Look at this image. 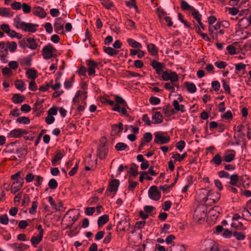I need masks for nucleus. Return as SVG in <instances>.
<instances>
[{
	"mask_svg": "<svg viewBox=\"0 0 251 251\" xmlns=\"http://www.w3.org/2000/svg\"><path fill=\"white\" fill-rule=\"evenodd\" d=\"M115 103L114 101L108 99H103L102 102L107 103L111 106H113L112 110L119 112L121 115L127 116V109L128 106L126 100L121 97L115 96Z\"/></svg>",
	"mask_w": 251,
	"mask_h": 251,
	"instance_id": "1",
	"label": "nucleus"
},
{
	"mask_svg": "<svg viewBox=\"0 0 251 251\" xmlns=\"http://www.w3.org/2000/svg\"><path fill=\"white\" fill-rule=\"evenodd\" d=\"M207 215V208L204 205L197 207L194 211L193 218L196 222L201 223Z\"/></svg>",
	"mask_w": 251,
	"mask_h": 251,
	"instance_id": "2",
	"label": "nucleus"
},
{
	"mask_svg": "<svg viewBox=\"0 0 251 251\" xmlns=\"http://www.w3.org/2000/svg\"><path fill=\"white\" fill-rule=\"evenodd\" d=\"M206 197H205L203 200L205 204H211L216 202L220 198V195L219 193H216L215 194L211 190H206L205 192Z\"/></svg>",
	"mask_w": 251,
	"mask_h": 251,
	"instance_id": "3",
	"label": "nucleus"
},
{
	"mask_svg": "<svg viewBox=\"0 0 251 251\" xmlns=\"http://www.w3.org/2000/svg\"><path fill=\"white\" fill-rule=\"evenodd\" d=\"M55 51V48L51 44L45 46L42 49L43 57L46 60L50 59L53 56Z\"/></svg>",
	"mask_w": 251,
	"mask_h": 251,
	"instance_id": "4",
	"label": "nucleus"
},
{
	"mask_svg": "<svg viewBox=\"0 0 251 251\" xmlns=\"http://www.w3.org/2000/svg\"><path fill=\"white\" fill-rule=\"evenodd\" d=\"M162 77L164 80H170L172 83L176 82L178 79L176 73L171 71L164 72L162 73Z\"/></svg>",
	"mask_w": 251,
	"mask_h": 251,
	"instance_id": "5",
	"label": "nucleus"
},
{
	"mask_svg": "<svg viewBox=\"0 0 251 251\" xmlns=\"http://www.w3.org/2000/svg\"><path fill=\"white\" fill-rule=\"evenodd\" d=\"M154 142L158 144H164L170 140V137L168 135H164L163 133H154Z\"/></svg>",
	"mask_w": 251,
	"mask_h": 251,
	"instance_id": "6",
	"label": "nucleus"
},
{
	"mask_svg": "<svg viewBox=\"0 0 251 251\" xmlns=\"http://www.w3.org/2000/svg\"><path fill=\"white\" fill-rule=\"evenodd\" d=\"M149 198L154 201H158L160 199L161 193L155 186L150 187L148 192Z\"/></svg>",
	"mask_w": 251,
	"mask_h": 251,
	"instance_id": "7",
	"label": "nucleus"
},
{
	"mask_svg": "<svg viewBox=\"0 0 251 251\" xmlns=\"http://www.w3.org/2000/svg\"><path fill=\"white\" fill-rule=\"evenodd\" d=\"M65 22L61 18H58L55 19L54 24V30L58 33H62L64 31V25Z\"/></svg>",
	"mask_w": 251,
	"mask_h": 251,
	"instance_id": "8",
	"label": "nucleus"
},
{
	"mask_svg": "<svg viewBox=\"0 0 251 251\" xmlns=\"http://www.w3.org/2000/svg\"><path fill=\"white\" fill-rule=\"evenodd\" d=\"M24 181L21 179L20 180L14 181L11 184L10 191L13 194H15L18 192L24 184Z\"/></svg>",
	"mask_w": 251,
	"mask_h": 251,
	"instance_id": "9",
	"label": "nucleus"
},
{
	"mask_svg": "<svg viewBox=\"0 0 251 251\" xmlns=\"http://www.w3.org/2000/svg\"><path fill=\"white\" fill-rule=\"evenodd\" d=\"M221 208L216 206L210 210L208 213V216H210L212 221H215L220 214Z\"/></svg>",
	"mask_w": 251,
	"mask_h": 251,
	"instance_id": "10",
	"label": "nucleus"
},
{
	"mask_svg": "<svg viewBox=\"0 0 251 251\" xmlns=\"http://www.w3.org/2000/svg\"><path fill=\"white\" fill-rule=\"evenodd\" d=\"M38 26V25L25 22L21 30L25 32L34 33L36 31Z\"/></svg>",
	"mask_w": 251,
	"mask_h": 251,
	"instance_id": "11",
	"label": "nucleus"
},
{
	"mask_svg": "<svg viewBox=\"0 0 251 251\" xmlns=\"http://www.w3.org/2000/svg\"><path fill=\"white\" fill-rule=\"evenodd\" d=\"M33 14L38 17L43 19L47 15L46 12L44 9L40 6H35L33 8Z\"/></svg>",
	"mask_w": 251,
	"mask_h": 251,
	"instance_id": "12",
	"label": "nucleus"
},
{
	"mask_svg": "<svg viewBox=\"0 0 251 251\" xmlns=\"http://www.w3.org/2000/svg\"><path fill=\"white\" fill-rule=\"evenodd\" d=\"M26 133V131L25 130H23L22 129L18 128L14 129L11 130L8 134L7 136L9 138H19L23 134Z\"/></svg>",
	"mask_w": 251,
	"mask_h": 251,
	"instance_id": "13",
	"label": "nucleus"
},
{
	"mask_svg": "<svg viewBox=\"0 0 251 251\" xmlns=\"http://www.w3.org/2000/svg\"><path fill=\"white\" fill-rule=\"evenodd\" d=\"M152 123L153 124H159L162 123L163 118L162 114L160 112L155 111L152 114Z\"/></svg>",
	"mask_w": 251,
	"mask_h": 251,
	"instance_id": "14",
	"label": "nucleus"
},
{
	"mask_svg": "<svg viewBox=\"0 0 251 251\" xmlns=\"http://www.w3.org/2000/svg\"><path fill=\"white\" fill-rule=\"evenodd\" d=\"M14 13L9 8L0 7V16L10 18L13 16Z\"/></svg>",
	"mask_w": 251,
	"mask_h": 251,
	"instance_id": "15",
	"label": "nucleus"
},
{
	"mask_svg": "<svg viewBox=\"0 0 251 251\" xmlns=\"http://www.w3.org/2000/svg\"><path fill=\"white\" fill-rule=\"evenodd\" d=\"M108 149L105 147V144H102L99 148L98 151V155L100 159H104L107 156Z\"/></svg>",
	"mask_w": 251,
	"mask_h": 251,
	"instance_id": "16",
	"label": "nucleus"
},
{
	"mask_svg": "<svg viewBox=\"0 0 251 251\" xmlns=\"http://www.w3.org/2000/svg\"><path fill=\"white\" fill-rule=\"evenodd\" d=\"M151 65L155 70L158 75H160L163 73L162 69L163 65L160 62L156 60H153L151 63Z\"/></svg>",
	"mask_w": 251,
	"mask_h": 251,
	"instance_id": "17",
	"label": "nucleus"
},
{
	"mask_svg": "<svg viewBox=\"0 0 251 251\" xmlns=\"http://www.w3.org/2000/svg\"><path fill=\"white\" fill-rule=\"evenodd\" d=\"M11 246L15 251H24L29 248L28 245L23 243H14L12 244Z\"/></svg>",
	"mask_w": 251,
	"mask_h": 251,
	"instance_id": "18",
	"label": "nucleus"
},
{
	"mask_svg": "<svg viewBox=\"0 0 251 251\" xmlns=\"http://www.w3.org/2000/svg\"><path fill=\"white\" fill-rule=\"evenodd\" d=\"M7 53V47L6 45L3 42H0V56L1 60H4Z\"/></svg>",
	"mask_w": 251,
	"mask_h": 251,
	"instance_id": "19",
	"label": "nucleus"
},
{
	"mask_svg": "<svg viewBox=\"0 0 251 251\" xmlns=\"http://www.w3.org/2000/svg\"><path fill=\"white\" fill-rule=\"evenodd\" d=\"M119 181L117 179L112 180L108 187V190L111 192H115L117 191L119 186Z\"/></svg>",
	"mask_w": 251,
	"mask_h": 251,
	"instance_id": "20",
	"label": "nucleus"
},
{
	"mask_svg": "<svg viewBox=\"0 0 251 251\" xmlns=\"http://www.w3.org/2000/svg\"><path fill=\"white\" fill-rule=\"evenodd\" d=\"M25 22L22 21L19 16H16L13 19V25L18 29H22Z\"/></svg>",
	"mask_w": 251,
	"mask_h": 251,
	"instance_id": "21",
	"label": "nucleus"
},
{
	"mask_svg": "<svg viewBox=\"0 0 251 251\" xmlns=\"http://www.w3.org/2000/svg\"><path fill=\"white\" fill-rule=\"evenodd\" d=\"M164 87L166 89L170 91L172 93L175 92L176 88V90L179 88V85L176 84V82L174 83H166L165 84Z\"/></svg>",
	"mask_w": 251,
	"mask_h": 251,
	"instance_id": "22",
	"label": "nucleus"
},
{
	"mask_svg": "<svg viewBox=\"0 0 251 251\" xmlns=\"http://www.w3.org/2000/svg\"><path fill=\"white\" fill-rule=\"evenodd\" d=\"M126 41L128 45L133 48L141 49L142 47V45L140 43L132 38H127Z\"/></svg>",
	"mask_w": 251,
	"mask_h": 251,
	"instance_id": "23",
	"label": "nucleus"
},
{
	"mask_svg": "<svg viewBox=\"0 0 251 251\" xmlns=\"http://www.w3.org/2000/svg\"><path fill=\"white\" fill-rule=\"evenodd\" d=\"M109 220L108 216L107 215H103L100 216L98 220V225L99 227L103 226Z\"/></svg>",
	"mask_w": 251,
	"mask_h": 251,
	"instance_id": "24",
	"label": "nucleus"
},
{
	"mask_svg": "<svg viewBox=\"0 0 251 251\" xmlns=\"http://www.w3.org/2000/svg\"><path fill=\"white\" fill-rule=\"evenodd\" d=\"M148 51L153 56L157 54V48L153 44H149L147 45Z\"/></svg>",
	"mask_w": 251,
	"mask_h": 251,
	"instance_id": "25",
	"label": "nucleus"
},
{
	"mask_svg": "<svg viewBox=\"0 0 251 251\" xmlns=\"http://www.w3.org/2000/svg\"><path fill=\"white\" fill-rule=\"evenodd\" d=\"M229 177L230 178V181L229 183L230 185H231L232 186H235L239 187V186L237 185V183L239 180V177L237 175H232Z\"/></svg>",
	"mask_w": 251,
	"mask_h": 251,
	"instance_id": "26",
	"label": "nucleus"
},
{
	"mask_svg": "<svg viewBox=\"0 0 251 251\" xmlns=\"http://www.w3.org/2000/svg\"><path fill=\"white\" fill-rule=\"evenodd\" d=\"M222 161V158L219 153H217L210 161V163L215 164L216 166H219L221 164Z\"/></svg>",
	"mask_w": 251,
	"mask_h": 251,
	"instance_id": "27",
	"label": "nucleus"
},
{
	"mask_svg": "<svg viewBox=\"0 0 251 251\" xmlns=\"http://www.w3.org/2000/svg\"><path fill=\"white\" fill-rule=\"evenodd\" d=\"M214 243L215 242L211 239L206 240L202 242V247L205 250H209L210 247L214 245Z\"/></svg>",
	"mask_w": 251,
	"mask_h": 251,
	"instance_id": "28",
	"label": "nucleus"
},
{
	"mask_svg": "<svg viewBox=\"0 0 251 251\" xmlns=\"http://www.w3.org/2000/svg\"><path fill=\"white\" fill-rule=\"evenodd\" d=\"M173 105L176 111H181V112L185 111L184 106L182 104H179L177 100H174Z\"/></svg>",
	"mask_w": 251,
	"mask_h": 251,
	"instance_id": "29",
	"label": "nucleus"
},
{
	"mask_svg": "<svg viewBox=\"0 0 251 251\" xmlns=\"http://www.w3.org/2000/svg\"><path fill=\"white\" fill-rule=\"evenodd\" d=\"M43 236L40 234H38L37 236H33L31 239V242L34 246H36L42 240Z\"/></svg>",
	"mask_w": 251,
	"mask_h": 251,
	"instance_id": "30",
	"label": "nucleus"
},
{
	"mask_svg": "<svg viewBox=\"0 0 251 251\" xmlns=\"http://www.w3.org/2000/svg\"><path fill=\"white\" fill-rule=\"evenodd\" d=\"M235 154L234 151H232V152L227 153L224 155V160L227 163L230 162L234 160L235 158Z\"/></svg>",
	"mask_w": 251,
	"mask_h": 251,
	"instance_id": "31",
	"label": "nucleus"
},
{
	"mask_svg": "<svg viewBox=\"0 0 251 251\" xmlns=\"http://www.w3.org/2000/svg\"><path fill=\"white\" fill-rule=\"evenodd\" d=\"M181 7L184 10H187L190 12H191L194 7L189 5L186 1L181 0Z\"/></svg>",
	"mask_w": 251,
	"mask_h": 251,
	"instance_id": "32",
	"label": "nucleus"
},
{
	"mask_svg": "<svg viewBox=\"0 0 251 251\" xmlns=\"http://www.w3.org/2000/svg\"><path fill=\"white\" fill-rule=\"evenodd\" d=\"M27 46L28 48L32 49V50L36 49L37 47V45L35 40L33 38L27 39Z\"/></svg>",
	"mask_w": 251,
	"mask_h": 251,
	"instance_id": "33",
	"label": "nucleus"
},
{
	"mask_svg": "<svg viewBox=\"0 0 251 251\" xmlns=\"http://www.w3.org/2000/svg\"><path fill=\"white\" fill-rule=\"evenodd\" d=\"M104 52L110 56H114L118 54V51L112 47H104Z\"/></svg>",
	"mask_w": 251,
	"mask_h": 251,
	"instance_id": "34",
	"label": "nucleus"
},
{
	"mask_svg": "<svg viewBox=\"0 0 251 251\" xmlns=\"http://www.w3.org/2000/svg\"><path fill=\"white\" fill-rule=\"evenodd\" d=\"M11 178L15 181L20 180L22 179L24 181V176L22 172L19 171L14 175H12Z\"/></svg>",
	"mask_w": 251,
	"mask_h": 251,
	"instance_id": "35",
	"label": "nucleus"
},
{
	"mask_svg": "<svg viewBox=\"0 0 251 251\" xmlns=\"http://www.w3.org/2000/svg\"><path fill=\"white\" fill-rule=\"evenodd\" d=\"M81 94H82L84 96V99H86V92H81L80 91H77L75 95V97L74 98L73 100V102L74 103V105L75 106L78 103V98L79 97Z\"/></svg>",
	"mask_w": 251,
	"mask_h": 251,
	"instance_id": "36",
	"label": "nucleus"
},
{
	"mask_svg": "<svg viewBox=\"0 0 251 251\" xmlns=\"http://www.w3.org/2000/svg\"><path fill=\"white\" fill-rule=\"evenodd\" d=\"M24 97L20 94H15L13 97V101L15 103H20L23 101Z\"/></svg>",
	"mask_w": 251,
	"mask_h": 251,
	"instance_id": "37",
	"label": "nucleus"
},
{
	"mask_svg": "<svg viewBox=\"0 0 251 251\" xmlns=\"http://www.w3.org/2000/svg\"><path fill=\"white\" fill-rule=\"evenodd\" d=\"M27 77L33 80H34L36 77V71L34 70L30 69L26 72Z\"/></svg>",
	"mask_w": 251,
	"mask_h": 251,
	"instance_id": "38",
	"label": "nucleus"
},
{
	"mask_svg": "<svg viewBox=\"0 0 251 251\" xmlns=\"http://www.w3.org/2000/svg\"><path fill=\"white\" fill-rule=\"evenodd\" d=\"M6 46L7 47V50H9L11 52H14L17 48V44L15 42H8Z\"/></svg>",
	"mask_w": 251,
	"mask_h": 251,
	"instance_id": "39",
	"label": "nucleus"
},
{
	"mask_svg": "<svg viewBox=\"0 0 251 251\" xmlns=\"http://www.w3.org/2000/svg\"><path fill=\"white\" fill-rule=\"evenodd\" d=\"M190 13L194 18L197 21L198 23H200L201 21V15L199 12L194 8L191 12H190Z\"/></svg>",
	"mask_w": 251,
	"mask_h": 251,
	"instance_id": "40",
	"label": "nucleus"
},
{
	"mask_svg": "<svg viewBox=\"0 0 251 251\" xmlns=\"http://www.w3.org/2000/svg\"><path fill=\"white\" fill-rule=\"evenodd\" d=\"M15 85L16 88L21 91H23L26 89L24 83L21 80H17L15 82Z\"/></svg>",
	"mask_w": 251,
	"mask_h": 251,
	"instance_id": "41",
	"label": "nucleus"
},
{
	"mask_svg": "<svg viewBox=\"0 0 251 251\" xmlns=\"http://www.w3.org/2000/svg\"><path fill=\"white\" fill-rule=\"evenodd\" d=\"M186 152H184L181 155L179 153H176L172 156V158L176 161H181L186 156Z\"/></svg>",
	"mask_w": 251,
	"mask_h": 251,
	"instance_id": "42",
	"label": "nucleus"
},
{
	"mask_svg": "<svg viewBox=\"0 0 251 251\" xmlns=\"http://www.w3.org/2000/svg\"><path fill=\"white\" fill-rule=\"evenodd\" d=\"M7 34L12 38L16 37L18 39H21L22 37V35L19 33L16 32L15 31L12 29H10L9 31L7 33Z\"/></svg>",
	"mask_w": 251,
	"mask_h": 251,
	"instance_id": "43",
	"label": "nucleus"
},
{
	"mask_svg": "<svg viewBox=\"0 0 251 251\" xmlns=\"http://www.w3.org/2000/svg\"><path fill=\"white\" fill-rule=\"evenodd\" d=\"M38 206V202L36 201L32 202L31 207L29 209V212L31 214H34L36 213Z\"/></svg>",
	"mask_w": 251,
	"mask_h": 251,
	"instance_id": "44",
	"label": "nucleus"
},
{
	"mask_svg": "<svg viewBox=\"0 0 251 251\" xmlns=\"http://www.w3.org/2000/svg\"><path fill=\"white\" fill-rule=\"evenodd\" d=\"M127 147V145L122 142H119L117 143L115 146V149L119 151H124Z\"/></svg>",
	"mask_w": 251,
	"mask_h": 251,
	"instance_id": "45",
	"label": "nucleus"
},
{
	"mask_svg": "<svg viewBox=\"0 0 251 251\" xmlns=\"http://www.w3.org/2000/svg\"><path fill=\"white\" fill-rule=\"evenodd\" d=\"M63 157V155L61 153L59 152L57 153L54 156V158L52 160V164L53 166H56L57 164V162L59 160H61Z\"/></svg>",
	"mask_w": 251,
	"mask_h": 251,
	"instance_id": "46",
	"label": "nucleus"
},
{
	"mask_svg": "<svg viewBox=\"0 0 251 251\" xmlns=\"http://www.w3.org/2000/svg\"><path fill=\"white\" fill-rule=\"evenodd\" d=\"M48 185L50 189H54L57 187L58 183L55 179L51 178L50 180Z\"/></svg>",
	"mask_w": 251,
	"mask_h": 251,
	"instance_id": "47",
	"label": "nucleus"
},
{
	"mask_svg": "<svg viewBox=\"0 0 251 251\" xmlns=\"http://www.w3.org/2000/svg\"><path fill=\"white\" fill-rule=\"evenodd\" d=\"M17 122H18L20 124L27 125L29 124L30 120L28 118L26 117H20L17 119Z\"/></svg>",
	"mask_w": 251,
	"mask_h": 251,
	"instance_id": "48",
	"label": "nucleus"
},
{
	"mask_svg": "<svg viewBox=\"0 0 251 251\" xmlns=\"http://www.w3.org/2000/svg\"><path fill=\"white\" fill-rule=\"evenodd\" d=\"M96 212L95 207H88L85 208V213L87 216H91Z\"/></svg>",
	"mask_w": 251,
	"mask_h": 251,
	"instance_id": "49",
	"label": "nucleus"
},
{
	"mask_svg": "<svg viewBox=\"0 0 251 251\" xmlns=\"http://www.w3.org/2000/svg\"><path fill=\"white\" fill-rule=\"evenodd\" d=\"M22 8L25 13H29L31 11V7L26 3H23L22 5Z\"/></svg>",
	"mask_w": 251,
	"mask_h": 251,
	"instance_id": "50",
	"label": "nucleus"
},
{
	"mask_svg": "<svg viewBox=\"0 0 251 251\" xmlns=\"http://www.w3.org/2000/svg\"><path fill=\"white\" fill-rule=\"evenodd\" d=\"M187 88L188 91L191 93H194L197 90V88L193 83H188L187 85Z\"/></svg>",
	"mask_w": 251,
	"mask_h": 251,
	"instance_id": "51",
	"label": "nucleus"
},
{
	"mask_svg": "<svg viewBox=\"0 0 251 251\" xmlns=\"http://www.w3.org/2000/svg\"><path fill=\"white\" fill-rule=\"evenodd\" d=\"M48 199V201L50 203L51 207L56 210H60L59 208H57V205L54 202L53 198L51 197H49L47 198Z\"/></svg>",
	"mask_w": 251,
	"mask_h": 251,
	"instance_id": "52",
	"label": "nucleus"
},
{
	"mask_svg": "<svg viewBox=\"0 0 251 251\" xmlns=\"http://www.w3.org/2000/svg\"><path fill=\"white\" fill-rule=\"evenodd\" d=\"M221 117L225 120H228L232 118V114L230 111H227L223 114Z\"/></svg>",
	"mask_w": 251,
	"mask_h": 251,
	"instance_id": "53",
	"label": "nucleus"
},
{
	"mask_svg": "<svg viewBox=\"0 0 251 251\" xmlns=\"http://www.w3.org/2000/svg\"><path fill=\"white\" fill-rule=\"evenodd\" d=\"M228 13L231 15L235 16L239 12V10L234 7H228Z\"/></svg>",
	"mask_w": 251,
	"mask_h": 251,
	"instance_id": "54",
	"label": "nucleus"
},
{
	"mask_svg": "<svg viewBox=\"0 0 251 251\" xmlns=\"http://www.w3.org/2000/svg\"><path fill=\"white\" fill-rule=\"evenodd\" d=\"M177 149L180 151H182L185 147V143L184 141L181 140L179 141L176 145Z\"/></svg>",
	"mask_w": 251,
	"mask_h": 251,
	"instance_id": "55",
	"label": "nucleus"
},
{
	"mask_svg": "<svg viewBox=\"0 0 251 251\" xmlns=\"http://www.w3.org/2000/svg\"><path fill=\"white\" fill-rule=\"evenodd\" d=\"M150 102L152 105H157L160 102V100L155 97H152L150 99Z\"/></svg>",
	"mask_w": 251,
	"mask_h": 251,
	"instance_id": "56",
	"label": "nucleus"
},
{
	"mask_svg": "<svg viewBox=\"0 0 251 251\" xmlns=\"http://www.w3.org/2000/svg\"><path fill=\"white\" fill-rule=\"evenodd\" d=\"M46 32L48 33H51L53 31L52 26L50 23H47L44 25Z\"/></svg>",
	"mask_w": 251,
	"mask_h": 251,
	"instance_id": "57",
	"label": "nucleus"
},
{
	"mask_svg": "<svg viewBox=\"0 0 251 251\" xmlns=\"http://www.w3.org/2000/svg\"><path fill=\"white\" fill-rule=\"evenodd\" d=\"M211 86L213 89L216 91L217 92L219 90L220 88V84L219 81H214L211 83Z\"/></svg>",
	"mask_w": 251,
	"mask_h": 251,
	"instance_id": "58",
	"label": "nucleus"
},
{
	"mask_svg": "<svg viewBox=\"0 0 251 251\" xmlns=\"http://www.w3.org/2000/svg\"><path fill=\"white\" fill-rule=\"evenodd\" d=\"M22 4L19 2L15 1L13 3H12L11 5V7L12 9L16 10H20L22 8Z\"/></svg>",
	"mask_w": 251,
	"mask_h": 251,
	"instance_id": "59",
	"label": "nucleus"
},
{
	"mask_svg": "<svg viewBox=\"0 0 251 251\" xmlns=\"http://www.w3.org/2000/svg\"><path fill=\"white\" fill-rule=\"evenodd\" d=\"M215 65L219 69H224L226 66V63L223 61H217L215 63Z\"/></svg>",
	"mask_w": 251,
	"mask_h": 251,
	"instance_id": "60",
	"label": "nucleus"
},
{
	"mask_svg": "<svg viewBox=\"0 0 251 251\" xmlns=\"http://www.w3.org/2000/svg\"><path fill=\"white\" fill-rule=\"evenodd\" d=\"M8 218L6 215H4L0 217V223L6 225L8 223Z\"/></svg>",
	"mask_w": 251,
	"mask_h": 251,
	"instance_id": "61",
	"label": "nucleus"
},
{
	"mask_svg": "<svg viewBox=\"0 0 251 251\" xmlns=\"http://www.w3.org/2000/svg\"><path fill=\"white\" fill-rule=\"evenodd\" d=\"M87 64L88 68H96L98 67V65L96 62L92 60L89 59L87 61Z\"/></svg>",
	"mask_w": 251,
	"mask_h": 251,
	"instance_id": "62",
	"label": "nucleus"
},
{
	"mask_svg": "<svg viewBox=\"0 0 251 251\" xmlns=\"http://www.w3.org/2000/svg\"><path fill=\"white\" fill-rule=\"evenodd\" d=\"M152 138V134L150 132H146L144 135V139L146 142H150Z\"/></svg>",
	"mask_w": 251,
	"mask_h": 251,
	"instance_id": "63",
	"label": "nucleus"
},
{
	"mask_svg": "<svg viewBox=\"0 0 251 251\" xmlns=\"http://www.w3.org/2000/svg\"><path fill=\"white\" fill-rule=\"evenodd\" d=\"M234 237L238 240L242 241L244 240L245 236L240 232H235L233 234Z\"/></svg>",
	"mask_w": 251,
	"mask_h": 251,
	"instance_id": "64",
	"label": "nucleus"
}]
</instances>
